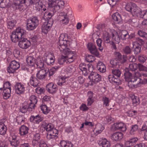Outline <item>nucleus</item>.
<instances>
[{
    "label": "nucleus",
    "instance_id": "nucleus-1",
    "mask_svg": "<svg viewBox=\"0 0 147 147\" xmlns=\"http://www.w3.org/2000/svg\"><path fill=\"white\" fill-rule=\"evenodd\" d=\"M26 35V31L20 27H18L13 31L11 36V39L12 42H16L19 40V46L21 48L26 49L31 44L30 41L24 38Z\"/></svg>",
    "mask_w": 147,
    "mask_h": 147
},
{
    "label": "nucleus",
    "instance_id": "nucleus-2",
    "mask_svg": "<svg viewBox=\"0 0 147 147\" xmlns=\"http://www.w3.org/2000/svg\"><path fill=\"white\" fill-rule=\"evenodd\" d=\"M65 36L63 34L60 35L58 39L59 42L57 47L60 51H63L67 62L69 63L74 61L76 57L74 56L72 51H71L69 49L66 48L67 46V41L65 39Z\"/></svg>",
    "mask_w": 147,
    "mask_h": 147
},
{
    "label": "nucleus",
    "instance_id": "nucleus-3",
    "mask_svg": "<svg viewBox=\"0 0 147 147\" xmlns=\"http://www.w3.org/2000/svg\"><path fill=\"white\" fill-rule=\"evenodd\" d=\"M124 76L125 81L128 82V86L130 88H136L143 84L141 78L135 77L129 71H125Z\"/></svg>",
    "mask_w": 147,
    "mask_h": 147
},
{
    "label": "nucleus",
    "instance_id": "nucleus-4",
    "mask_svg": "<svg viewBox=\"0 0 147 147\" xmlns=\"http://www.w3.org/2000/svg\"><path fill=\"white\" fill-rule=\"evenodd\" d=\"M49 6L48 9L49 11L45 12L44 13V15L42 17V19L45 20H53L51 18L55 13L57 12H58L61 10L59 9L58 7H55L51 5L48 4Z\"/></svg>",
    "mask_w": 147,
    "mask_h": 147
},
{
    "label": "nucleus",
    "instance_id": "nucleus-5",
    "mask_svg": "<svg viewBox=\"0 0 147 147\" xmlns=\"http://www.w3.org/2000/svg\"><path fill=\"white\" fill-rule=\"evenodd\" d=\"M33 3L32 0H16V2L12 4V7L15 9H24L23 6L27 5H31Z\"/></svg>",
    "mask_w": 147,
    "mask_h": 147
},
{
    "label": "nucleus",
    "instance_id": "nucleus-6",
    "mask_svg": "<svg viewBox=\"0 0 147 147\" xmlns=\"http://www.w3.org/2000/svg\"><path fill=\"white\" fill-rule=\"evenodd\" d=\"M20 66L19 62L15 60L12 61L10 62L9 66L7 67V71L10 74L14 73L16 70L19 68Z\"/></svg>",
    "mask_w": 147,
    "mask_h": 147
},
{
    "label": "nucleus",
    "instance_id": "nucleus-7",
    "mask_svg": "<svg viewBox=\"0 0 147 147\" xmlns=\"http://www.w3.org/2000/svg\"><path fill=\"white\" fill-rule=\"evenodd\" d=\"M48 4L51 5L55 7H58L59 9H63L64 8L65 3L61 0H48Z\"/></svg>",
    "mask_w": 147,
    "mask_h": 147
},
{
    "label": "nucleus",
    "instance_id": "nucleus-8",
    "mask_svg": "<svg viewBox=\"0 0 147 147\" xmlns=\"http://www.w3.org/2000/svg\"><path fill=\"white\" fill-rule=\"evenodd\" d=\"M44 60L48 65H53L55 61L54 56L49 53H45L44 55Z\"/></svg>",
    "mask_w": 147,
    "mask_h": 147
},
{
    "label": "nucleus",
    "instance_id": "nucleus-9",
    "mask_svg": "<svg viewBox=\"0 0 147 147\" xmlns=\"http://www.w3.org/2000/svg\"><path fill=\"white\" fill-rule=\"evenodd\" d=\"M89 78L94 83H97L101 81L100 75L96 72H92L89 76Z\"/></svg>",
    "mask_w": 147,
    "mask_h": 147
},
{
    "label": "nucleus",
    "instance_id": "nucleus-10",
    "mask_svg": "<svg viewBox=\"0 0 147 147\" xmlns=\"http://www.w3.org/2000/svg\"><path fill=\"white\" fill-rule=\"evenodd\" d=\"M53 21L49 20L47 22L44 23L42 25L41 29L42 32L47 34L50 30L53 24Z\"/></svg>",
    "mask_w": 147,
    "mask_h": 147
},
{
    "label": "nucleus",
    "instance_id": "nucleus-11",
    "mask_svg": "<svg viewBox=\"0 0 147 147\" xmlns=\"http://www.w3.org/2000/svg\"><path fill=\"white\" fill-rule=\"evenodd\" d=\"M58 135V130L55 128L53 129L48 133L47 138L49 140H55L57 138Z\"/></svg>",
    "mask_w": 147,
    "mask_h": 147
},
{
    "label": "nucleus",
    "instance_id": "nucleus-12",
    "mask_svg": "<svg viewBox=\"0 0 147 147\" xmlns=\"http://www.w3.org/2000/svg\"><path fill=\"white\" fill-rule=\"evenodd\" d=\"M48 71L45 69H41L36 74L37 78L40 80L45 79L48 74Z\"/></svg>",
    "mask_w": 147,
    "mask_h": 147
},
{
    "label": "nucleus",
    "instance_id": "nucleus-13",
    "mask_svg": "<svg viewBox=\"0 0 147 147\" xmlns=\"http://www.w3.org/2000/svg\"><path fill=\"white\" fill-rule=\"evenodd\" d=\"M136 10L133 16H136L138 17L147 19L146 13H147V11H141L138 7Z\"/></svg>",
    "mask_w": 147,
    "mask_h": 147
},
{
    "label": "nucleus",
    "instance_id": "nucleus-14",
    "mask_svg": "<svg viewBox=\"0 0 147 147\" xmlns=\"http://www.w3.org/2000/svg\"><path fill=\"white\" fill-rule=\"evenodd\" d=\"M88 50L91 54L96 57L99 56V53L95 45L92 43H90L88 44Z\"/></svg>",
    "mask_w": 147,
    "mask_h": 147
},
{
    "label": "nucleus",
    "instance_id": "nucleus-15",
    "mask_svg": "<svg viewBox=\"0 0 147 147\" xmlns=\"http://www.w3.org/2000/svg\"><path fill=\"white\" fill-rule=\"evenodd\" d=\"M15 89L17 94H20L24 93L25 88L23 85L20 83H17L15 86Z\"/></svg>",
    "mask_w": 147,
    "mask_h": 147
},
{
    "label": "nucleus",
    "instance_id": "nucleus-16",
    "mask_svg": "<svg viewBox=\"0 0 147 147\" xmlns=\"http://www.w3.org/2000/svg\"><path fill=\"white\" fill-rule=\"evenodd\" d=\"M137 7L135 4L129 3L126 5L125 8L127 11L130 12L133 15Z\"/></svg>",
    "mask_w": 147,
    "mask_h": 147
},
{
    "label": "nucleus",
    "instance_id": "nucleus-17",
    "mask_svg": "<svg viewBox=\"0 0 147 147\" xmlns=\"http://www.w3.org/2000/svg\"><path fill=\"white\" fill-rule=\"evenodd\" d=\"M57 86L53 83H49L46 86V89L50 93H55L57 90Z\"/></svg>",
    "mask_w": 147,
    "mask_h": 147
},
{
    "label": "nucleus",
    "instance_id": "nucleus-18",
    "mask_svg": "<svg viewBox=\"0 0 147 147\" xmlns=\"http://www.w3.org/2000/svg\"><path fill=\"white\" fill-rule=\"evenodd\" d=\"M114 128L115 130H121V131H125L126 129L125 125L122 122H117L114 123Z\"/></svg>",
    "mask_w": 147,
    "mask_h": 147
},
{
    "label": "nucleus",
    "instance_id": "nucleus-19",
    "mask_svg": "<svg viewBox=\"0 0 147 147\" xmlns=\"http://www.w3.org/2000/svg\"><path fill=\"white\" fill-rule=\"evenodd\" d=\"M87 67L88 68L89 71H90V68H92L91 66H89V64L86 65L85 63H83L80 64L79 67V69L82 71V74L85 76H86L88 74Z\"/></svg>",
    "mask_w": 147,
    "mask_h": 147
},
{
    "label": "nucleus",
    "instance_id": "nucleus-20",
    "mask_svg": "<svg viewBox=\"0 0 147 147\" xmlns=\"http://www.w3.org/2000/svg\"><path fill=\"white\" fill-rule=\"evenodd\" d=\"M123 136V134L121 132H117L113 133L111 136L112 140L117 141L121 140Z\"/></svg>",
    "mask_w": 147,
    "mask_h": 147
},
{
    "label": "nucleus",
    "instance_id": "nucleus-21",
    "mask_svg": "<svg viewBox=\"0 0 147 147\" xmlns=\"http://www.w3.org/2000/svg\"><path fill=\"white\" fill-rule=\"evenodd\" d=\"M9 140L11 145L14 147H17L19 144L20 142L15 136H12L10 137Z\"/></svg>",
    "mask_w": 147,
    "mask_h": 147
},
{
    "label": "nucleus",
    "instance_id": "nucleus-22",
    "mask_svg": "<svg viewBox=\"0 0 147 147\" xmlns=\"http://www.w3.org/2000/svg\"><path fill=\"white\" fill-rule=\"evenodd\" d=\"M26 63L27 65L31 67H34L36 60L33 56H29L26 58Z\"/></svg>",
    "mask_w": 147,
    "mask_h": 147
},
{
    "label": "nucleus",
    "instance_id": "nucleus-23",
    "mask_svg": "<svg viewBox=\"0 0 147 147\" xmlns=\"http://www.w3.org/2000/svg\"><path fill=\"white\" fill-rule=\"evenodd\" d=\"M111 34L112 39L116 42V43H119L120 42V38L118 33L116 31L113 30L111 32Z\"/></svg>",
    "mask_w": 147,
    "mask_h": 147
},
{
    "label": "nucleus",
    "instance_id": "nucleus-24",
    "mask_svg": "<svg viewBox=\"0 0 147 147\" xmlns=\"http://www.w3.org/2000/svg\"><path fill=\"white\" fill-rule=\"evenodd\" d=\"M30 119L31 121H32L34 123L37 124H38L43 119V118L41 117L39 115L35 116H32Z\"/></svg>",
    "mask_w": 147,
    "mask_h": 147
},
{
    "label": "nucleus",
    "instance_id": "nucleus-25",
    "mask_svg": "<svg viewBox=\"0 0 147 147\" xmlns=\"http://www.w3.org/2000/svg\"><path fill=\"white\" fill-rule=\"evenodd\" d=\"M6 120L3 119L2 123H0V134L3 135L5 134L6 131V126L5 125V122Z\"/></svg>",
    "mask_w": 147,
    "mask_h": 147
},
{
    "label": "nucleus",
    "instance_id": "nucleus-26",
    "mask_svg": "<svg viewBox=\"0 0 147 147\" xmlns=\"http://www.w3.org/2000/svg\"><path fill=\"white\" fill-rule=\"evenodd\" d=\"M38 79L33 76H32L30 79L29 83L32 86L34 87H36L38 86L39 81L38 80Z\"/></svg>",
    "mask_w": 147,
    "mask_h": 147
},
{
    "label": "nucleus",
    "instance_id": "nucleus-27",
    "mask_svg": "<svg viewBox=\"0 0 147 147\" xmlns=\"http://www.w3.org/2000/svg\"><path fill=\"white\" fill-rule=\"evenodd\" d=\"M112 17L116 24H119L122 21V19L120 15L118 13L113 14Z\"/></svg>",
    "mask_w": 147,
    "mask_h": 147
},
{
    "label": "nucleus",
    "instance_id": "nucleus-28",
    "mask_svg": "<svg viewBox=\"0 0 147 147\" xmlns=\"http://www.w3.org/2000/svg\"><path fill=\"white\" fill-rule=\"evenodd\" d=\"M119 77H116L113 75H110L109 76L108 78L110 82H113L117 84H118L119 81Z\"/></svg>",
    "mask_w": 147,
    "mask_h": 147
},
{
    "label": "nucleus",
    "instance_id": "nucleus-29",
    "mask_svg": "<svg viewBox=\"0 0 147 147\" xmlns=\"http://www.w3.org/2000/svg\"><path fill=\"white\" fill-rule=\"evenodd\" d=\"M97 68L101 72L103 73L106 71V67L103 63L99 61L97 65Z\"/></svg>",
    "mask_w": 147,
    "mask_h": 147
},
{
    "label": "nucleus",
    "instance_id": "nucleus-30",
    "mask_svg": "<svg viewBox=\"0 0 147 147\" xmlns=\"http://www.w3.org/2000/svg\"><path fill=\"white\" fill-rule=\"evenodd\" d=\"M29 128L25 125H22L19 129V132L21 136H24L28 134Z\"/></svg>",
    "mask_w": 147,
    "mask_h": 147
},
{
    "label": "nucleus",
    "instance_id": "nucleus-31",
    "mask_svg": "<svg viewBox=\"0 0 147 147\" xmlns=\"http://www.w3.org/2000/svg\"><path fill=\"white\" fill-rule=\"evenodd\" d=\"M100 146L102 147H110V142L107 141L105 138H104L99 142Z\"/></svg>",
    "mask_w": 147,
    "mask_h": 147
},
{
    "label": "nucleus",
    "instance_id": "nucleus-32",
    "mask_svg": "<svg viewBox=\"0 0 147 147\" xmlns=\"http://www.w3.org/2000/svg\"><path fill=\"white\" fill-rule=\"evenodd\" d=\"M31 5H33L35 10L38 11H40L43 6H44V5L40 4L39 3H36L34 2H33V3Z\"/></svg>",
    "mask_w": 147,
    "mask_h": 147
},
{
    "label": "nucleus",
    "instance_id": "nucleus-33",
    "mask_svg": "<svg viewBox=\"0 0 147 147\" xmlns=\"http://www.w3.org/2000/svg\"><path fill=\"white\" fill-rule=\"evenodd\" d=\"M102 38L105 43H109L111 42L110 36L107 32H105L103 34Z\"/></svg>",
    "mask_w": 147,
    "mask_h": 147
},
{
    "label": "nucleus",
    "instance_id": "nucleus-34",
    "mask_svg": "<svg viewBox=\"0 0 147 147\" xmlns=\"http://www.w3.org/2000/svg\"><path fill=\"white\" fill-rule=\"evenodd\" d=\"M121 37L122 40H125L129 36L128 32L126 30H123L120 33Z\"/></svg>",
    "mask_w": 147,
    "mask_h": 147
},
{
    "label": "nucleus",
    "instance_id": "nucleus-35",
    "mask_svg": "<svg viewBox=\"0 0 147 147\" xmlns=\"http://www.w3.org/2000/svg\"><path fill=\"white\" fill-rule=\"evenodd\" d=\"M67 77H62L60 78L57 83L58 84L59 86L65 85L68 84V82H67L66 79Z\"/></svg>",
    "mask_w": 147,
    "mask_h": 147
},
{
    "label": "nucleus",
    "instance_id": "nucleus-36",
    "mask_svg": "<svg viewBox=\"0 0 147 147\" xmlns=\"http://www.w3.org/2000/svg\"><path fill=\"white\" fill-rule=\"evenodd\" d=\"M36 26H35V25L32 23V22H30L28 20L27 24V29L28 30H32L34 29L36 27Z\"/></svg>",
    "mask_w": 147,
    "mask_h": 147
},
{
    "label": "nucleus",
    "instance_id": "nucleus-37",
    "mask_svg": "<svg viewBox=\"0 0 147 147\" xmlns=\"http://www.w3.org/2000/svg\"><path fill=\"white\" fill-rule=\"evenodd\" d=\"M36 64L38 68L42 69L45 66L44 61L41 60L40 59H37V62L36 63Z\"/></svg>",
    "mask_w": 147,
    "mask_h": 147
},
{
    "label": "nucleus",
    "instance_id": "nucleus-38",
    "mask_svg": "<svg viewBox=\"0 0 147 147\" xmlns=\"http://www.w3.org/2000/svg\"><path fill=\"white\" fill-rule=\"evenodd\" d=\"M65 62L68 63L64 55H62L58 59V63L60 65H62Z\"/></svg>",
    "mask_w": 147,
    "mask_h": 147
},
{
    "label": "nucleus",
    "instance_id": "nucleus-39",
    "mask_svg": "<svg viewBox=\"0 0 147 147\" xmlns=\"http://www.w3.org/2000/svg\"><path fill=\"white\" fill-rule=\"evenodd\" d=\"M131 98L133 104L134 106H136L139 104V100L138 97L132 95Z\"/></svg>",
    "mask_w": 147,
    "mask_h": 147
},
{
    "label": "nucleus",
    "instance_id": "nucleus-40",
    "mask_svg": "<svg viewBox=\"0 0 147 147\" xmlns=\"http://www.w3.org/2000/svg\"><path fill=\"white\" fill-rule=\"evenodd\" d=\"M28 105L27 103H24L20 107V112L23 113H26L28 109Z\"/></svg>",
    "mask_w": 147,
    "mask_h": 147
},
{
    "label": "nucleus",
    "instance_id": "nucleus-41",
    "mask_svg": "<svg viewBox=\"0 0 147 147\" xmlns=\"http://www.w3.org/2000/svg\"><path fill=\"white\" fill-rule=\"evenodd\" d=\"M16 21L15 20H9L7 22V27L8 28L11 29L15 26Z\"/></svg>",
    "mask_w": 147,
    "mask_h": 147
},
{
    "label": "nucleus",
    "instance_id": "nucleus-42",
    "mask_svg": "<svg viewBox=\"0 0 147 147\" xmlns=\"http://www.w3.org/2000/svg\"><path fill=\"white\" fill-rule=\"evenodd\" d=\"M40 108L43 113L45 114H47L50 111V109L46 105H41Z\"/></svg>",
    "mask_w": 147,
    "mask_h": 147
},
{
    "label": "nucleus",
    "instance_id": "nucleus-43",
    "mask_svg": "<svg viewBox=\"0 0 147 147\" xmlns=\"http://www.w3.org/2000/svg\"><path fill=\"white\" fill-rule=\"evenodd\" d=\"M60 67L59 66H55L52 67L49 72V76L50 77L53 76L56 72V71Z\"/></svg>",
    "mask_w": 147,
    "mask_h": 147
},
{
    "label": "nucleus",
    "instance_id": "nucleus-44",
    "mask_svg": "<svg viewBox=\"0 0 147 147\" xmlns=\"http://www.w3.org/2000/svg\"><path fill=\"white\" fill-rule=\"evenodd\" d=\"M123 51L124 53L126 55L131 54L132 50L131 49L129 46H126L123 48Z\"/></svg>",
    "mask_w": 147,
    "mask_h": 147
},
{
    "label": "nucleus",
    "instance_id": "nucleus-45",
    "mask_svg": "<svg viewBox=\"0 0 147 147\" xmlns=\"http://www.w3.org/2000/svg\"><path fill=\"white\" fill-rule=\"evenodd\" d=\"M16 121L18 124H22L24 122L25 118L21 116H19L17 117Z\"/></svg>",
    "mask_w": 147,
    "mask_h": 147
},
{
    "label": "nucleus",
    "instance_id": "nucleus-46",
    "mask_svg": "<svg viewBox=\"0 0 147 147\" xmlns=\"http://www.w3.org/2000/svg\"><path fill=\"white\" fill-rule=\"evenodd\" d=\"M28 20L30 22H32V23L36 26L38 25L39 20L37 17H34Z\"/></svg>",
    "mask_w": 147,
    "mask_h": 147
},
{
    "label": "nucleus",
    "instance_id": "nucleus-47",
    "mask_svg": "<svg viewBox=\"0 0 147 147\" xmlns=\"http://www.w3.org/2000/svg\"><path fill=\"white\" fill-rule=\"evenodd\" d=\"M102 101L103 102V105L105 107H108L109 105V103L110 101L109 98L105 96H103L102 98Z\"/></svg>",
    "mask_w": 147,
    "mask_h": 147
},
{
    "label": "nucleus",
    "instance_id": "nucleus-48",
    "mask_svg": "<svg viewBox=\"0 0 147 147\" xmlns=\"http://www.w3.org/2000/svg\"><path fill=\"white\" fill-rule=\"evenodd\" d=\"M9 3L8 1L6 0H2L0 3V7L2 8H5L9 6Z\"/></svg>",
    "mask_w": 147,
    "mask_h": 147
},
{
    "label": "nucleus",
    "instance_id": "nucleus-49",
    "mask_svg": "<svg viewBox=\"0 0 147 147\" xmlns=\"http://www.w3.org/2000/svg\"><path fill=\"white\" fill-rule=\"evenodd\" d=\"M138 64L133 63L129 65V70L131 71H135L138 68Z\"/></svg>",
    "mask_w": 147,
    "mask_h": 147
},
{
    "label": "nucleus",
    "instance_id": "nucleus-50",
    "mask_svg": "<svg viewBox=\"0 0 147 147\" xmlns=\"http://www.w3.org/2000/svg\"><path fill=\"white\" fill-rule=\"evenodd\" d=\"M115 59L117 60L118 61H120L121 60L122 55L119 52H115L114 53Z\"/></svg>",
    "mask_w": 147,
    "mask_h": 147
},
{
    "label": "nucleus",
    "instance_id": "nucleus-51",
    "mask_svg": "<svg viewBox=\"0 0 147 147\" xmlns=\"http://www.w3.org/2000/svg\"><path fill=\"white\" fill-rule=\"evenodd\" d=\"M138 34L141 37L147 39V33L143 30H139L138 31Z\"/></svg>",
    "mask_w": 147,
    "mask_h": 147
},
{
    "label": "nucleus",
    "instance_id": "nucleus-52",
    "mask_svg": "<svg viewBox=\"0 0 147 147\" xmlns=\"http://www.w3.org/2000/svg\"><path fill=\"white\" fill-rule=\"evenodd\" d=\"M112 73L113 75L116 77H119L120 76L121 72L119 69H115L112 70Z\"/></svg>",
    "mask_w": 147,
    "mask_h": 147
},
{
    "label": "nucleus",
    "instance_id": "nucleus-53",
    "mask_svg": "<svg viewBox=\"0 0 147 147\" xmlns=\"http://www.w3.org/2000/svg\"><path fill=\"white\" fill-rule=\"evenodd\" d=\"M102 42V40L100 38H98L96 41L97 45L99 47V49L101 51H102L103 49V47H101Z\"/></svg>",
    "mask_w": 147,
    "mask_h": 147
},
{
    "label": "nucleus",
    "instance_id": "nucleus-54",
    "mask_svg": "<svg viewBox=\"0 0 147 147\" xmlns=\"http://www.w3.org/2000/svg\"><path fill=\"white\" fill-rule=\"evenodd\" d=\"M95 57L91 55H88L86 57V60L88 62L91 63L93 62L95 60Z\"/></svg>",
    "mask_w": 147,
    "mask_h": 147
},
{
    "label": "nucleus",
    "instance_id": "nucleus-55",
    "mask_svg": "<svg viewBox=\"0 0 147 147\" xmlns=\"http://www.w3.org/2000/svg\"><path fill=\"white\" fill-rule=\"evenodd\" d=\"M7 84H8L9 85V87H6L5 88H3V93H6L9 94H10L11 92V88L10 87V83L8 82L7 83H6L5 84V85Z\"/></svg>",
    "mask_w": 147,
    "mask_h": 147
},
{
    "label": "nucleus",
    "instance_id": "nucleus-56",
    "mask_svg": "<svg viewBox=\"0 0 147 147\" xmlns=\"http://www.w3.org/2000/svg\"><path fill=\"white\" fill-rule=\"evenodd\" d=\"M138 126L137 125H132L131 127V129L130 131V133L131 134H134V132L136 131L138 129Z\"/></svg>",
    "mask_w": 147,
    "mask_h": 147
},
{
    "label": "nucleus",
    "instance_id": "nucleus-57",
    "mask_svg": "<svg viewBox=\"0 0 147 147\" xmlns=\"http://www.w3.org/2000/svg\"><path fill=\"white\" fill-rule=\"evenodd\" d=\"M81 86V85L79 84V83L76 82H74L72 85V88H74L75 90H76L80 88Z\"/></svg>",
    "mask_w": 147,
    "mask_h": 147
},
{
    "label": "nucleus",
    "instance_id": "nucleus-58",
    "mask_svg": "<svg viewBox=\"0 0 147 147\" xmlns=\"http://www.w3.org/2000/svg\"><path fill=\"white\" fill-rule=\"evenodd\" d=\"M147 59L146 57L144 55H140L138 56V59L139 61L142 63H144Z\"/></svg>",
    "mask_w": 147,
    "mask_h": 147
},
{
    "label": "nucleus",
    "instance_id": "nucleus-59",
    "mask_svg": "<svg viewBox=\"0 0 147 147\" xmlns=\"http://www.w3.org/2000/svg\"><path fill=\"white\" fill-rule=\"evenodd\" d=\"M141 49V46H136L133 50L134 54L135 55H137L139 54L140 52Z\"/></svg>",
    "mask_w": 147,
    "mask_h": 147
},
{
    "label": "nucleus",
    "instance_id": "nucleus-60",
    "mask_svg": "<svg viewBox=\"0 0 147 147\" xmlns=\"http://www.w3.org/2000/svg\"><path fill=\"white\" fill-rule=\"evenodd\" d=\"M29 100L32 103L36 104L37 102L36 96L34 95H32L29 98Z\"/></svg>",
    "mask_w": 147,
    "mask_h": 147
},
{
    "label": "nucleus",
    "instance_id": "nucleus-61",
    "mask_svg": "<svg viewBox=\"0 0 147 147\" xmlns=\"http://www.w3.org/2000/svg\"><path fill=\"white\" fill-rule=\"evenodd\" d=\"M38 38L37 35H34L30 38V40H29V41H30V42L31 41L32 42L35 43L37 42Z\"/></svg>",
    "mask_w": 147,
    "mask_h": 147
},
{
    "label": "nucleus",
    "instance_id": "nucleus-62",
    "mask_svg": "<svg viewBox=\"0 0 147 147\" xmlns=\"http://www.w3.org/2000/svg\"><path fill=\"white\" fill-rule=\"evenodd\" d=\"M138 67L140 71H147V68L140 63H138Z\"/></svg>",
    "mask_w": 147,
    "mask_h": 147
},
{
    "label": "nucleus",
    "instance_id": "nucleus-63",
    "mask_svg": "<svg viewBox=\"0 0 147 147\" xmlns=\"http://www.w3.org/2000/svg\"><path fill=\"white\" fill-rule=\"evenodd\" d=\"M54 128L53 126L52 123H48L45 129H46L47 131H48L49 132L52 129Z\"/></svg>",
    "mask_w": 147,
    "mask_h": 147
},
{
    "label": "nucleus",
    "instance_id": "nucleus-64",
    "mask_svg": "<svg viewBox=\"0 0 147 147\" xmlns=\"http://www.w3.org/2000/svg\"><path fill=\"white\" fill-rule=\"evenodd\" d=\"M138 140V139L137 138H134L130 139L129 140L132 146L134 145Z\"/></svg>",
    "mask_w": 147,
    "mask_h": 147
}]
</instances>
